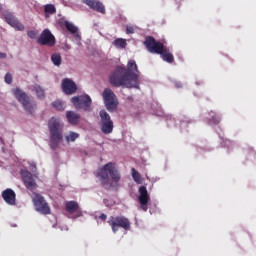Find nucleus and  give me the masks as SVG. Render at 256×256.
<instances>
[{"instance_id": "f257e3e1", "label": "nucleus", "mask_w": 256, "mask_h": 256, "mask_svg": "<svg viewBox=\"0 0 256 256\" xmlns=\"http://www.w3.org/2000/svg\"><path fill=\"white\" fill-rule=\"evenodd\" d=\"M114 87L139 88V68L135 60H129L127 68L118 66L109 77Z\"/></svg>"}, {"instance_id": "f03ea898", "label": "nucleus", "mask_w": 256, "mask_h": 256, "mask_svg": "<svg viewBox=\"0 0 256 256\" xmlns=\"http://www.w3.org/2000/svg\"><path fill=\"white\" fill-rule=\"evenodd\" d=\"M144 45L149 53L160 55V57L163 59V61H166V63H173L175 61V56H173V53H171L169 47L155 40L153 36H147L145 38Z\"/></svg>"}, {"instance_id": "7ed1b4c3", "label": "nucleus", "mask_w": 256, "mask_h": 256, "mask_svg": "<svg viewBox=\"0 0 256 256\" xmlns=\"http://www.w3.org/2000/svg\"><path fill=\"white\" fill-rule=\"evenodd\" d=\"M110 175V177H109ZM102 187L104 189H111V179L114 183H119L121 181V174L119 170L115 167V163L109 162L105 164L102 168L97 171V175Z\"/></svg>"}, {"instance_id": "20e7f679", "label": "nucleus", "mask_w": 256, "mask_h": 256, "mask_svg": "<svg viewBox=\"0 0 256 256\" xmlns=\"http://www.w3.org/2000/svg\"><path fill=\"white\" fill-rule=\"evenodd\" d=\"M63 128L64 125L61 123L59 118L52 117L48 121V129L50 133V147L53 151L59 147L61 141H63Z\"/></svg>"}, {"instance_id": "39448f33", "label": "nucleus", "mask_w": 256, "mask_h": 256, "mask_svg": "<svg viewBox=\"0 0 256 256\" xmlns=\"http://www.w3.org/2000/svg\"><path fill=\"white\" fill-rule=\"evenodd\" d=\"M12 93L14 97L17 99V101L21 103L24 111H27V113H29L30 115H33L37 105L35 104V102L31 100L29 95H27V93L21 90V88L12 89Z\"/></svg>"}, {"instance_id": "423d86ee", "label": "nucleus", "mask_w": 256, "mask_h": 256, "mask_svg": "<svg viewBox=\"0 0 256 256\" xmlns=\"http://www.w3.org/2000/svg\"><path fill=\"white\" fill-rule=\"evenodd\" d=\"M71 103L75 107V109L82 111H86L89 113L91 111V105H93V100L90 95L83 94L79 96H74L71 98Z\"/></svg>"}, {"instance_id": "0eeeda50", "label": "nucleus", "mask_w": 256, "mask_h": 256, "mask_svg": "<svg viewBox=\"0 0 256 256\" xmlns=\"http://www.w3.org/2000/svg\"><path fill=\"white\" fill-rule=\"evenodd\" d=\"M32 202L35 207V210L41 215H51V207L45 197L41 196L39 193H33Z\"/></svg>"}, {"instance_id": "6e6552de", "label": "nucleus", "mask_w": 256, "mask_h": 256, "mask_svg": "<svg viewBox=\"0 0 256 256\" xmlns=\"http://www.w3.org/2000/svg\"><path fill=\"white\" fill-rule=\"evenodd\" d=\"M102 97L104 99V105L110 113H113L117 109V105H119V102L117 101V96L111 90V88H105Z\"/></svg>"}, {"instance_id": "1a4fd4ad", "label": "nucleus", "mask_w": 256, "mask_h": 256, "mask_svg": "<svg viewBox=\"0 0 256 256\" xmlns=\"http://www.w3.org/2000/svg\"><path fill=\"white\" fill-rule=\"evenodd\" d=\"M108 224L110 225L113 233H117V231H119V227L124 229V231H129V229H131V222L125 216L111 217V220L108 221Z\"/></svg>"}, {"instance_id": "9d476101", "label": "nucleus", "mask_w": 256, "mask_h": 256, "mask_svg": "<svg viewBox=\"0 0 256 256\" xmlns=\"http://www.w3.org/2000/svg\"><path fill=\"white\" fill-rule=\"evenodd\" d=\"M100 119H101V131L104 135H109L113 133V120H111V116L107 111L101 110L99 112Z\"/></svg>"}, {"instance_id": "9b49d317", "label": "nucleus", "mask_w": 256, "mask_h": 256, "mask_svg": "<svg viewBox=\"0 0 256 256\" xmlns=\"http://www.w3.org/2000/svg\"><path fill=\"white\" fill-rule=\"evenodd\" d=\"M39 45H46L47 47H55V36L51 33V30L44 29L37 39Z\"/></svg>"}, {"instance_id": "f8f14e48", "label": "nucleus", "mask_w": 256, "mask_h": 256, "mask_svg": "<svg viewBox=\"0 0 256 256\" xmlns=\"http://www.w3.org/2000/svg\"><path fill=\"white\" fill-rule=\"evenodd\" d=\"M3 15H4V19H5L6 23H8V25L13 27V29H15V31H25V25H23V23L19 22V19H17V17H15V14H13L12 12H9V11H5L3 13Z\"/></svg>"}, {"instance_id": "ddd939ff", "label": "nucleus", "mask_w": 256, "mask_h": 256, "mask_svg": "<svg viewBox=\"0 0 256 256\" xmlns=\"http://www.w3.org/2000/svg\"><path fill=\"white\" fill-rule=\"evenodd\" d=\"M138 192L140 194L138 200L141 205V209L147 211V205L149 204V201H151V198L149 197V192H147V187L140 186Z\"/></svg>"}, {"instance_id": "4468645a", "label": "nucleus", "mask_w": 256, "mask_h": 256, "mask_svg": "<svg viewBox=\"0 0 256 256\" xmlns=\"http://www.w3.org/2000/svg\"><path fill=\"white\" fill-rule=\"evenodd\" d=\"M22 181L29 191H35V189H37V182H35V178H33V174H31V172H22Z\"/></svg>"}, {"instance_id": "2eb2a0df", "label": "nucleus", "mask_w": 256, "mask_h": 256, "mask_svg": "<svg viewBox=\"0 0 256 256\" xmlns=\"http://www.w3.org/2000/svg\"><path fill=\"white\" fill-rule=\"evenodd\" d=\"M84 5H87L93 11L105 15V5L99 0H83Z\"/></svg>"}, {"instance_id": "dca6fc26", "label": "nucleus", "mask_w": 256, "mask_h": 256, "mask_svg": "<svg viewBox=\"0 0 256 256\" xmlns=\"http://www.w3.org/2000/svg\"><path fill=\"white\" fill-rule=\"evenodd\" d=\"M65 210L70 215H73V213H76V217H81L83 215V211H81V208L79 207V203H77V201L66 202Z\"/></svg>"}, {"instance_id": "f3484780", "label": "nucleus", "mask_w": 256, "mask_h": 256, "mask_svg": "<svg viewBox=\"0 0 256 256\" xmlns=\"http://www.w3.org/2000/svg\"><path fill=\"white\" fill-rule=\"evenodd\" d=\"M62 89L66 95H73L77 91V84L69 78L62 81Z\"/></svg>"}, {"instance_id": "a211bd4d", "label": "nucleus", "mask_w": 256, "mask_h": 256, "mask_svg": "<svg viewBox=\"0 0 256 256\" xmlns=\"http://www.w3.org/2000/svg\"><path fill=\"white\" fill-rule=\"evenodd\" d=\"M2 198L7 205H15L17 201V194H15L13 189L8 188L2 192Z\"/></svg>"}, {"instance_id": "6ab92c4d", "label": "nucleus", "mask_w": 256, "mask_h": 256, "mask_svg": "<svg viewBox=\"0 0 256 256\" xmlns=\"http://www.w3.org/2000/svg\"><path fill=\"white\" fill-rule=\"evenodd\" d=\"M66 118H67L68 123H70V125H77V123H79V121H81V115H79L78 113H76L74 111H67Z\"/></svg>"}, {"instance_id": "aec40b11", "label": "nucleus", "mask_w": 256, "mask_h": 256, "mask_svg": "<svg viewBox=\"0 0 256 256\" xmlns=\"http://www.w3.org/2000/svg\"><path fill=\"white\" fill-rule=\"evenodd\" d=\"M59 25H64L67 29V31H69V33L75 34L77 33V31H79V29L77 28V26H74L73 23L67 21V20H62L60 19L58 21Z\"/></svg>"}, {"instance_id": "412c9836", "label": "nucleus", "mask_w": 256, "mask_h": 256, "mask_svg": "<svg viewBox=\"0 0 256 256\" xmlns=\"http://www.w3.org/2000/svg\"><path fill=\"white\" fill-rule=\"evenodd\" d=\"M44 13L46 19H49L50 15H55V13H57V8H55V5L53 4H46L44 6Z\"/></svg>"}, {"instance_id": "4be33fe9", "label": "nucleus", "mask_w": 256, "mask_h": 256, "mask_svg": "<svg viewBox=\"0 0 256 256\" xmlns=\"http://www.w3.org/2000/svg\"><path fill=\"white\" fill-rule=\"evenodd\" d=\"M51 61H52L53 65H55L56 67H61V63L63 61L61 58V54H59V53L52 54Z\"/></svg>"}, {"instance_id": "5701e85b", "label": "nucleus", "mask_w": 256, "mask_h": 256, "mask_svg": "<svg viewBox=\"0 0 256 256\" xmlns=\"http://www.w3.org/2000/svg\"><path fill=\"white\" fill-rule=\"evenodd\" d=\"M79 139V133L70 131L68 135H66V142L67 143H75Z\"/></svg>"}, {"instance_id": "b1692460", "label": "nucleus", "mask_w": 256, "mask_h": 256, "mask_svg": "<svg viewBox=\"0 0 256 256\" xmlns=\"http://www.w3.org/2000/svg\"><path fill=\"white\" fill-rule=\"evenodd\" d=\"M113 45L119 49H125L127 47V41L123 38H118L114 40Z\"/></svg>"}, {"instance_id": "393cba45", "label": "nucleus", "mask_w": 256, "mask_h": 256, "mask_svg": "<svg viewBox=\"0 0 256 256\" xmlns=\"http://www.w3.org/2000/svg\"><path fill=\"white\" fill-rule=\"evenodd\" d=\"M132 179H134L135 183H138V185H141V183H143L141 174L135 168H132Z\"/></svg>"}, {"instance_id": "a878e982", "label": "nucleus", "mask_w": 256, "mask_h": 256, "mask_svg": "<svg viewBox=\"0 0 256 256\" xmlns=\"http://www.w3.org/2000/svg\"><path fill=\"white\" fill-rule=\"evenodd\" d=\"M33 90L39 99H43V97H45V90L41 86L35 84Z\"/></svg>"}, {"instance_id": "bb28decb", "label": "nucleus", "mask_w": 256, "mask_h": 256, "mask_svg": "<svg viewBox=\"0 0 256 256\" xmlns=\"http://www.w3.org/2000/svg\"><path fill=\"white\" fill-rule=\"evenodd\" d=\"M211 119L209 120V125H219V123H221V117L217 114H215V112H211Z\"/></svg>"}, {"instance_id": "cd10ccee", "label": "nucleus", "mask_w": 256, "mask_h": 256, "mask_svg": "<svg viewBox=\"0 0 256 256\" xmlns=\"http://www.w3.org/2000/svg\"><path fill=\"white\" fill-rule=\"evenodd\" d=\"M53 107L57 109V111H64L65 110V103L61 101H55L53 102Z\"/></svg>"}, {"instance_id": "c85d7f7f", "label": "nucleus", "mask_w": 256, "mask_h": 256, "mask_svg": "<svg viewBox=\"0 0 256 256\" xmlns=\"http://www.w3.org/2000/svg\"><path fill=\"white\" fill-rule=\"evenodd\" d=\"M5 83L8 85H11L13 83V76L10 73H6L5 77Z\"/></svg>"}, {"instance_id": "c756f323", "label": "nucleus", "mask_w": 256, "mask_h": 256, "mask_svg": "<svg viewBox=\"0 0 256 256\" xmlns=\"http://www.w3.org/2000/svg\"><path fill=\"white\" fill-rule=\"evenodd\" d=\"M27 35H28V37H29L30 39H37V32H35V31H33V30L28 31Z\"/></svg>"}, {"instance_id": "7c9ffc66", "label": "nucleus", "mask_w": 256, "mask_h": 256, "mask_svg": "<svg viewBox=\"0 0 256 256\" xmlns=\"http://www.w3.org/2000/svg\"><path fill=\"white\" fill-rule=\"evenodd\" d=\"M133 33H135V28H133V26H127L126 34L127 35H133Z\"/></svg>"}, {"instance_id": "2f4dec72", "label": "nucleus", "mask_w": 256, "mask_h": 256, "mask_svg": "<svg viewBox=\"0 0 256 256\" xmlns=\"http://www.w3.org/2000/svg\"><path fill=\"white\" fill-rule=\"evenodd\" d=\"M99 219H101V221H107V214L102 213V214L99 216Z\"/></svg>"}, {"instance_id": "473e14b6", "label": "nucleus", "mask_w": 256, "mask_h": 256, "mask_svg": "<svg viewBox=\"0 0 256 256\" xmlns=\"http://www.w3.org/2000/svg\"><path fill=\"white\" fill-rule=\"evenodd\" d=\"M0 59H7V54L1 52V53H0Z\"/></svg>"}]
</instances>
